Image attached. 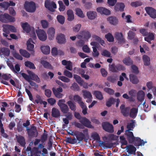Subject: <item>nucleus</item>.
Returning <instances> with one entry per match:
<instances>
[{
	"label": "nucleus",
	"mask_w": 156,
	"mask_h": 156,
	"mask_svg": "<svg viewBox=\"0 0 156 156\" xmlns=\"http://www.w3.org/2000/svg\"><path fill=\"white\" fill-rule=\"evenodd\" d=\"M21 26L23 30L26 33L29 34L30 37L34 40L36 39V34L35 33L34 28L30 26L27 22L21 23Z\"/></svg>",
	"instance_id": "1"
},
{
	"label": "nucleus",
	"mask_w": 156,
	"mask_h": 156,
	"mask_svg": "<svg viewBox=\"0 0 156 156\" xmlns=\"http://www.w3.org/2000/svg\"><path fill=\"white\" fill-rule=\"evenodd\" d=\"M36 32L38 39L41 41H45L47 38V33L43 29H38L36 30Z\"/></svg>",
	"instance_id": "2"
},
{
	"label": "nucleus",
	"mask_w": 156,
	"mask_h": 156,
	"mask_svg": "<svg viewBox=\"0 0 156 156\" xmlns=\"http://www.w3.org/2000/svg\"><path fill=\"white\" fill-rule=\"evenodd\" d=\"M77 38L79 39L84 38L85 41H88L91 37L90 32L87 30H84L76 35Z\"/></svg>",
	"instance_id": "3"
},
{
	"label": "nucleus",
	"mask_w": 156,
	"mask_h": 156,
	"mask_svg": "<svg viewBox=\"0 0 156 156\" xmlns=\"http://www.w3.org/2000/svg\"><path fill=\"white\" fill-rule=\"evenodd\" d=\"M25 8L27 12H33L36 10L35 3L32 2H26L24 5Z\"/></svg>",
	"instance_id": "4"
},
{
	"label": "nucleus",
	"mask_w": 156,
	"mask_h": 156,
	"mask_svg": "<svg viewBox=\"0 0 156 156\" xmlns=\"http://www.w3.org/2000/svg\"><path fill=\"white\" fill-rule=\"evenodd\" d=\"M66 101L64 99H61L58 102V105L61 111L63 113H66L69 111L68 106L65 104Z\"/></svg>",
	"instance_id": "5"
},
{
	"label": "nucleus",
	"mask_w": 156,
	"mask_h": 156,
	"mask_svg": "<svg viewBox=\"0 0 156 156\" xmlns=\"http://www.w3.org/2000/svg\"><path fill=\"white\" fill-rule=\"evenodd\" d=\"M90 44L92 47L93 49L92 55L94 57H97L99 55V51L97 48H98L99 45V43L96 41L91 42Z\"/></svg>",
	"instance_id": "6"
},
{
	"label": "nucleus",
	"mask_w": 156,
	"mask_h": 156,
	"mask_svg": "<svg viewBox=\"0 0 156 156\" xmlns=\"http://www.w3.org/2000/svg\"><path fill=\"white\" fill-rule=\"evenodd\" d=\"M45 7L52 12L55 11V9L57 8L56 4L53 2L47 0L44 2Z\"/></svg>",
	"instance_id": "7"
},
{
	"label": "nucleus",
	"mask_w": 156,
	"mask_h": 156,
	"mask_svg": "<svg viewBox=\"0 0 156 156\" xmlns=\"http://www.w3.org/2000/svg\"><path fill=\"white\" fill-rule=\"evenodd\" d=\"M82 93L83 96L84 98L86 100V102L89 103L92 101V95L90 92L86 90H82Z\"/></svg>",
	"instance_id": "8"
},
{
	"label": "nucleus",
	"mask_w": 156,
	"mask_h": 156,
	"mask_svg": "<svg viewBox=\"0 0 156 156\" xmlns=\"http://www.w3.org/2000/svg\"><path fill=\"white\" fill-rule=\"evenodd\" d=\"M103 129L105 131L112 133L114 132V127L112 124L108 122H104L102 124Z\"/></svg>",
	"instance_id": "9"
},
{
	"label": "nucleus",
	"mask_w": 156,
	"mask_h": 156,
	"mask_svg": "<svg viewBox=\"0 0 156 156\" xmlns=\"http://www.w3.org/2000/svg\"><path fill=\"white\" fill-rule=\"evenodd\" d=\"M35 43L31 38H29L27 41L26 45L27 49L29 51L32 53L34 52Z\"/></svg>",
	"instance_id": "10"
},
{
	"label": "nucleus",
	"mask_w": 156,
	"mask_h": 156,
	"mask_svg": "<svg viewBox=\"0 0 156 156\" xmlns=\"http://www.w3.org/2000/svg\"><path fill=\"white\" fill-rule=\"evenodd\" d=\"M96 11L101 15L108 16L110 15L111 14V12L109 9L103 7H99L97 8Z\"/></svg>",
	"instance_id": "11"
},
{
	"label": "nucleus",
	"mask_w": 156,
	"mask_h": 156,
	"mask_svg": "<svg viewBox=\"0 0 156 156\" xmlns=\"http://www.w3.org/2000/svg\"><path fill=\"white\" fill-rule=\"evenodd\" d=\"M3 31L5 32L7 34H9L10 31L12 32H16V28L13 26L4 25L3 26Z\"/></svg>",
	"instance_id": "12"
},
{
	"label": "nucleus",
	"mask_w": 156,
	"mask_h": 156,
	"mask_svg": "<svg viewBox=\"0 0 156 156\" xmlns=\"http://www.w3.org/2000/svg\"><path fill=\"white\" fill-rule=\"evenodd\" d=\"M55 33V30L54 28L51 27L49 28L47 30V34L48 35V39L50 40H54Z\"/></svg>",
	"instance_id": "13"
},
{
	"label": "nucleus",
	"mask_w": 156,
	"mask_h": 156,
	"mask_svg": "<svg viewBox=\"0 0 156 156\" xmlns=\"http://www.w3.org/2000/svg\"><path fill=\"white\" fill-rule=\"evenodd\" d=\"M145 10L147 13L153 18H156V10L150 7L145 8Z\"/></svg>",
	"instance_id": "14"
},
{
	"label": "nucleus",
	"mask_w": 156,
	"mask_h": 156,
	"mask_svg": "<svg viewBox=\"0 0 156 156\" xmlns=\"http://www.w3.org/2000/svg\"><path fill=\"white\" fill-rule=\"evenodd\" d=\"M56 40L58 43L60 44H64L66 42L65 35L62 33H60L57 35Z\"/></svg>",
	"instance_id": "15"
},
{
	"label": "nucleus",
	"mask_w": 156,
	"mask_h": 156,
	"mask_svg": "<svg viewBox=\"0 0 156 156\" xmlns=\"http://www.w3.org/2000/svg\"><path fill=\"white\" fill-rule=\"evenodd\" d=\"M52 91L55 96L58 98H61L63 96V94L61 93L63 91L62 88L61 87L57 88L56 89L53 87L52 89Z\"/></svg>",
	"instance_id": "16"
},
{
	"label": "nucleus",
	"mask_w": 156,
	"mask_h": 156,
	"mask_svg": "<svg viewBox=\"0 0 156 156\" xmlns=\"http://www.w3.org/2000/svg\"><path fill=\"white\" fill-rule=\"evenodd\" d=\"M107 21L110 24L116 26L118 23L119 21L117 18L114 16H110L107 18Z\"/></svg>",
	"instance_id": "17"
},
{
	"label": "nucleus",
	"mask_w": 156,
	"mask_h": 156,
	"mask_svg": "<svg viewBox=\"0 0 156 156\" xmlns=\"http://www.w3.org/2000/svg\"><path fill=\"white\" fill-rule=\"evenodd\" d=\"M62 64L65 66V68L68 70H72L73 69V64L70 61L63 60L62 61Z\"/></svg>",
	"instance_id": "18"
},
{
	"label": "nucleus",
	"mask_w": 156,
	"mask_h": 156,
	"mask_svg": "<svg viewBox=\"0 0 156 156\" xmlns=\"http://www.w3.org/2000/svg\"><path fill=\"white\" fill-rule=\"evenodd\" d=\"M67 19L69 21H72L74 19V14L73 11L71 9H68L66 12Z\"/></svg>",
	"instance_id": "19"
},
{
	"label": "nucleus",
	"mask_w": 156,
	"mask_h": 156,
	"mask_svg": "<svg viewBox=\"0 0 156 156\" xmlns=\"http://www.w3.org/2000/svg\"><path fill=\"white\" fill-rule=\"evenodd\" d=\"M126 135L129 142L132 143L134 141L135 137L134 136L132 132L129 130H126Z\"/></svg>",
	"instance_id": "20"
},
{
	"label": "nucleus",
	"mask_w": 156,
	"mask_h": 156,
	"mask_svg": "<svg viewBox=\"0 0 156 156\" xmlns=\"http://www.w3.org/2000/svg\"><path fill=\"white\" fill-rule=\"evenodd\" d=\"M130 81L133 84H137L139 82V80L136 75L131 74L129 75Z\"/></svg>",
	"instance_id": "21"
},
{
	"label": "nucleus",
	"mask_w": 156,
	"mask_h": 156,
	"mask_svg": "<svg viewBox=\"0 0 156 156\" xmlns=\"http://www.w3.org/2000/svg\"><path fill=\"white\" fill-rule=\"evenodd\" d=\"M80 121L85 126L89 128H93L92 126L91 125V122L87 119L86 118H82L80 119Z\"/></svg>",
	"instance_id": "22"
},
{
	"label": "nucleus",
	"mask_w": 156,
	"mask_h": 156,
	"mask_svg": "<svg viewBox=\"0 0 156 156\" xmlns=\"http://www.w3.org/2000/svg\"><path fill=\"white\" fill-rule=\"evenodd\" d=\"M27 72L30 77H31V79L36 81L38 83H39L41 82L40 80L37 75L35 74L32 72L27 70Z\"/></svg>",
	"instance_id": "23"
},
{
	"label": "nucleus",
	"mask_w": 156,
	"mask_h": 156,
	"mask_svg": "<svg viewBox=\"0 0 156 156\" xmlns=\"http://www.w3.org/2000/svg\"><path fill=\"white\" fill-rule=\"evenodd\" d=\"M137 98L138 101H144L145 96V92L142 90L138 91L137 94Z\"/></svg>",
	"instance_id": "24"
},
{
	"label": "nucleus",
	"mask_w": 156,
	"mask_h": 156,
	"mask_svg": "<svg viewBox=\"0 0 156 156\" xmlns=\"http://www.w3.org/2000/svg\"><path fill=\"white\" fill-rule=\"evenodd\" d=\"M41 50L43 54L46 55L49 54L50 51V47L48 45H42L41 46Z\"/></svg>",
	"instance_id": "25"
},
{
	"label": "nucleus",
	"mask_w": 156,
	"mask_h": 156,
	"mask_svg": "<svg viewBox=\"0 0 156 156\" xmlns=\"http://www.w3.org/2000/svg\"><path fill=\"white\" fill-rule=\"evenodd\" d=\"M125 7L124 3H118L116 4L114 7V10L116 12L122 11Z\"/></svg>",
	"instance_id": "26"
},
{
	"label": "nucleus",
	"mask_w": 156,
	"mask_h": 156,
	"mask_svg": "<svg viewBox=\"0 0 156 156\" xmlns=\"http://www.w3.org/2000/svg\"><path fill=\"white\" fill-rule=\"evenodd\" d=\"M51 52L53 55H62L64 54L63 52L60 50H58L56 47H53L51 50Z\"/></svg>",
	"instance_id": "27"
},
{
	"label": "nucleus",
	"mask_w": 156,
	"mask_h": 156,
	"mask_svg": "<svg viewBox=\"0 0 156 156\" xmlns=\"http://www.w3.org/2000/svg\"><path fill=\"white\" fill-rule=\"evenodd\" d=\"M115 37L118 40L119 43L122 44H124L125 41L121 33L118 32L115 33Z\"/></svg>",
	"instance_id": "28"
},
{
	"label": "nucleus",
	"mask_w": 156,
	"mask_h": 156,
	"mask_svg": "<svg viewBox=\"0 0 156 156\" xmlns=\"http://www.w3.org/2000/svg\"><path fill=\"white\" fill-rule=\"evenodd\" d=\"M88 18L90 20L94 19L97 16V13L95 11H89L87 13Z\"/></svg>",
	"instance_id": "29"
},
{
	"label": "nucleus",
	"mask_w": 156,
	"mask_h": 156,
	"mask_svg": "<svg viewBox=\"0 0 156 156\" xmlns=\"http://www.w3.org/2000/svg\"><path fill=\"white\" fill-rule=\"evenodd\" d=\"M155 34L152 33H148L147 35L144 37V40L151 44V41L153 40L154 39Z\"/></svg>",
	"instance_id": "30"
},
{
	"label": "nucleus",
	"mask_w": 156,
	"mask_h": 156,
	"mask_svg": "<svg viewBox=\"0 0 156 156\" xmlns=\"http://www.w3.org/2000/svg\"><path fill=\"white\" fill-rule=\"evenodd\" d=\"M28 133L30 136H36L37 132L36 128L34 126L31 127L30 129L27 128Z\"/></svg>",
	"instance_id": "31"
},
{
	"label": "nucleus",
	"mask_w": 156,
	"mask_h": 156,
	"mask_svg": "<svg viewBox=\"0 0 156 156\" xmlns=\"http://www.w3.org/2000/svg\"><path fill=\"white\" fill-rule=\"evenodd\" d=\"M126 148L127 151L131 154H134L136 150V148L132 145L127 146Z\"/></svg>",
	"instance_id": "32"
},
{
	"label": "nucleus",
	"mask_w": 156,
	"mask_h": 156,
	"mask_svg": "<svg viewBox=\"0 0 156 156\" xmlns=\"http://www.w3.org/2000/svg\"><path fill=\"white\" fill-rule=\"evenodd\" d=\"M120 109L121 110V112L124 115L127 116L128 114V112L129 111V108H125V105L122 104L120 107Z\"/></svg>",
	"instance_id": "33"
},
{
	"label": "nucleus",
	"mask_w": 156,
	"mask_h": 156,
	"mask_svg": "<svg viewBox=\"0 0 156 156\" xmlns=\"http://www.w3.org/2000/svg\"><path fill=\"white\" fill-rule=\"evenodd\" d=\"M132 143H133L136 145L140 146L144 145L146 142H144L143 140H141L139 137H135L134 141Z\"/></svg>",
	"instance_id": "34"
},
{
	"label": "nucleus",
	"mask_w": 156,
	"mask_h": 156,
	"mask_svg": "<svg viewBox=\"0 0 156 156\" xmlns=\"http://www.w3.org/2000/svg\"><path fill=\"white\" fill-rule=\"evenodd\" d=\"M144 63L146 66H149L150 64V58L147 55H144L143 57Z\"/></svg>",
	"instance_id": "35"
},
{
	"label": "nucleus",
	"mask_w": 156,
	"mask_h": 156,
	"mask_svg": "<svg viewBox=\"0 0 156 156\" xmlns=\"http://www.w3.org/2000/svg\"><path fill=\"white\" fill-rule=\"evenodd\" d=\"M40 23L43 29H47L49 26V22L45 20H41L40 21Z\"/></svg>",
	"instance_id": "36"
},
{
	"label": "nucleus",
	"mask_w": 156,
	"mask_h": 156,
	"mask_svg": "<svg viewBox=\"0 0 156 156\" xmlns=\"http://www.w3.org/2000/svg\"><path fill=\"white\" fill-rule=\"evenodd\" d=\"M51 113L52 116L55 117H58L60 115V112L59 110L55 108H52Z\"/></svg>",
	"instance_id": "37"
},
{
	"label": "nucleus",
	"mask_w": 156,
	"mask_h": 156,
	"mask_svg": "<svg viewBox=\"0 0 156 156\" xmlns=\"http://www.w3.org/2000/svg\"><path fill=\"white\" fill-rule=\"evenodd\" d=\"M75 11L76 14L80 18H83L84 17V15L81 9L76 8L75 9Z\"/></svg>",
	"instance_id": "38"
},
{
	"label": "nucleus",
	"mask_w": 156,
	"mask_h": 156,
	"mask_svg": "<svg viewBox=\"0 0 156 156\" xmlns=\"http://www.w3.org/2000/svg\"><path fill=\"white\" fill-rule=\"evenodd\" d=\"M56 19L58 22L61 24H64L65 21V17L62 15H59L57 16Z\"/></svg>",
	"instance_id": "39"
},
{
	"label": "nucleus",
	"mask_w": 156,
	"mask_h": 156,
	"mask_svg": "<svg viewBox=\"0 0 156 156\" xmlns=\"http://www.w3.org/2000/svg\"><path fill=\"white\" fill-rule=\"evenodd\" d=\"M122 62L124 64L127 66H130L133 63V61L129 57L124 58L123 59Z\"/></svg>",
	"instance_id": "40"
},
{
	"label": "nucleus",
	"mask_w": 156,
	"mask_h": 156,
	"mask_svg": "<svg viewBox=\"0 0 156 156\" xmlns=\"http://www.w3.org/2000/svg\"><path fill=\"white\" fill-rule=\"evenodd\" d=\"M41 63L45 68L51 69H52V67L51 65L48 62L45 60L41 59Z\"/></svg>",
	"instance_id": "41"
},
{
	"label": "nucleus",
	"mask_w": 156,
	"mask_h": 156,
	"mask_svg": "<svg viewBox=\"0 0 156 156\" xmlns=\"http://www.w3.org/2000/svg\"><path fill=\"white\" fill-rule=\"evenodd\" d=\"M24 65L26 67L30 69H36L34 64L29 61H26L24 62Z\"/></svg>",
	"instance_id": "42"
},
{
	"label": "nucleus",
	"mask_w": 156,
	"mask_h": 156,
	"mask_svg": "<svg viewBox=\"0 0 156 156\" xmlns=\"http://www.w3.org/2000/svg\"><path fill=\"white\" fill-rule=\"evenodd\" d=\"M74 134L76 136L77 140L79 141L82 140L83 138L84 134L81 132L76 131L75 132Z\"/></svg>",
	"instance_id": "43"
},
{
	"label": "nucleus",
	"mask_w": 156,
	"mask_h": 156,
	"mask_svg": "<svg viewBox=\"0 0 156 156\" xmlns=\"http://www.w3.org/2000/svg\"><path fill=\"white\" fill-rule=\"evenodd\" d=\"M138 112V109L137 108H133L131 110L129 114L130 116L132 118H134Z\"/></svg>",
	"instance_id": "44"
},
{
	"label": "nucleus",
	"mask_w": 156,
	"mask_h": 156,
	"mask_svg": "<svg viewBox=\"0 0 156 156\" xmlns=\"http://www.w3.org/2000/svg\"><path fill=\"white\" fill-rule=\"evenodd\" d=\"M69 108L72 111H75L76 110V105L75 104L71 101H68L67 102Z\"/></svg>",
	"instance_id": "45"
},
{
	"label": "nucleus",
	"mask_w": 156,
	"mask_h": 156,
	"mask_svg": "<svg viewBox=\"0 0 156 156\" xmlns=\"http://www.w3.org/2000/svg\"><path fill=\"white\" fill-rule=\"evenodd\" d=\"M19 51L22 55L26 58H28L30 56V54L26 50L20 49Z\"/></svg>",
	"instance_id": "46"
},
{
	"label": "nucleus",
	"mask_w": 156,
	"mask_h": 156,
	"mask_svg": "<svg viewBox=\"0 0 156 156\" xmlns=\"http://www.w3.org/2000/svg\"><path fill=\"white\" fill-rule=\"evenodd\" d=\"M41 152V151H38L37 148H34L31 152V156H39Z\"/></svg>",
	"instance_id": "47"
},
{
	"label": "nucleus",
	"mask_w": 156,
	"mask_h": 156,
	"mask_svg": "<svg viewBox=\"0 0 156 156\" xmlns=\"http://www.w3.org/2000/svg\"><path fill=\"white\" fill-rule=\"evenodd\" d=\"M18 142L22 146H24L25 144L24 138L22 136H19L16 137Z\"/></svg>",
	"instance_id": "48"
},
{
	"label": "nucleus",
	"mask_w": 156,
	"mask_h": 156,
	"mask_svg": "<svg viewBox=\"0 0 156 156\" xmlns=\"http://www.w3.org/2000/svg\"><path fill=\"white\" fill-rule=\"evenodd\" d=\"M105 38L109 42H113L114 41V38L113 35L110 33H108L105 36Z\"/></svg>",
	"instance_id": "49"
},
{
	"label": "nucleus",
	"mask_w": 156,
	"mask_h": 156,
	"mask_svg": "<svg viewBox=\"0 0 156 156\" xmlns=\"http://www.w3.org/2000/svg\"><path fill=\"white\" fill-rule=\"evenodd\" d=\"M73 77L79 85L83 80L80 76L76 74H74Z\"/></svg>",
	"instance_id": "50"
},
{
	"label": "nucleus",
	"mask_w": 156,
	"mask_h": 156,
	"mask_svg": "<svg viewBox=\"0 0 156 156\" xmlns=\"http://www.w3.org/2000/svg\"><path fill=\"white\" fill-rule=\"evenodd\" d=\"M94 94L98 99L100 100H101L102 99V95L100 92L98 91H95L94 93Z\"/></svg>",
	"instance_id": "51"
},
{
	"label": "nucleus",
	"mask_w": 156,
	"mask_h": 156,
	"mask_svg": "<svg viewBox=\"0 0 156 156\" xmlns=\"http://www.w3.org/2000/svg\"><path fill=\"white\" fill-rule=\"evenodd\" d=\"M115 101V99L112 98H110L106 103V105L108 107H110L113 104Z\"/></svg>",
	"instance_id": "52"
},
{
	"label": "nucleus",
	"mask_w": 156,
	"mask_h": 156,
	"mask_svg": "<svg viewBox=\"0 0 156 156\" xmlns=\"http://www.w3.org/2000/svg\"><path fill=\"white\" fill-rule=\"evenodd\" d=\"M2 53L6 55H8L10 53V50L9 48H3L1 49Z\"/></svg>",
	"instance_id": "53"
},
{
	"label": "nucleus",
	"mask_w": 156,
	"mask_h": 156,
	"mask_svg": "<svg viewBox=\"0 0 156 156\" xmlns=\"http://www.w3.org/2000/svg\"><path fill=\"white\" fill-rule=\"evenodd\" d=\"M59 79L62 81L66 83H68L70 82V80L68 78L63 76H59L58 77Z\"/></svg>",
	"instance_id": "54"
},
{
	"label": "nucleus",
	"mask_w": 156,
	"mask_h": 156,
	"mask_svg": "<svg viewBox=\"0 0 156 156\" xmlns=\"http://www.w3.org/2000/svg\"><path fill=\"white\" fill-rule=\"evenodd\" d=\"M64 75L69 78H72L73 75L72 73L69 72V71L65 69L63 72Z\"/></svg>",
	"instance_id": "55"
},
{
	"label": "nucleus",
	"mask_w": 156,
	"mask_h": 156,
	"mask_svg": "<svg viewBox=\"0 0 156 156\" xmlns=\"http://www.w3.org/2000/svg\"><path fill=\"white\" fill-rule=\"evenodd\" d=\"M146 86L148 90H151L155 86L154 85L153 83L151 81H150L146 82Z\"/></svg>",
	"instance_id": "56"
},
{
	"label": "nucleus",
	"mask_w": 156,
	"mask_h": 156,
	"mask_svg": "<svg viewBox=\"0 0 156 156\" xmlns=\"http://www.w3.org/2000/svg\"><path fill=\"white\" fill-rule=\"evenodd\" d=\"M71 88L72 90L76 91H79L80 90V87L76 83H74L71 87Z\"/></svg>",
	"instance_id": "57"
},
{
	"label": "nucleus",
	"mask_w": 156,
	"mask_h": 156,
	"mask_svg": "<svg viewBox=\"0 0 156 156\" xmlns=\"http://www.w3.org/2000/svg\"><path fill=\"white\" fill-rule=\"evenodd\" d=\"M0 6L5 9H7L9 7V3L7 2H4L0 3Z\"/></svg>",
	"instance_id": "58"
},
{
	"label": "nucleus",
	"mask_w": 156,
	"mask_h": 156,
	"mask_svg": "<svg viewBox=\"0 0 156 156\" xmlns=\"http://www.w3.org/2000/svg\"><path fill=\"white\" fill-rule=\"evenodd\" d=\"M134 126H135L134 122L133 121H132L131 122L128 124L127 126V128L128 129V130H132Z\"/></svg>",
	"instance_id": "59"
},
{
	"label": "nucleus",
	"mask_w": 156,
	"mask_h": 156,
	"mask_svg": "<svg viewBox=\"0 0 156 156\" xmlns=\"http://www.w3.org/2000/svg\"><path fill=\"white\" fill-rule=\"evenodd\" d=\"M117 66L114 64H112L109 66V71L113 72H116L117 71Z\"/></svg>",
	"instance_id": "60"
},
{
	"label": "nucleus",
	"mask_w": 156,
	"mask_h": 156,
	"mask_svg": "<svg viewBox=\"0 0 156 156\" xmlns=\"http://www.w3.org/2000/svg\"><path fill=\"white\" fill-rule=\"evenodd\" d=\"M81 26V25L80 24L76 25L73 28V31L76 32H78L80 30Z\"/></svg>",
	"instance_id": "61"
},
{
	"label": "nucleus",
	"mask_w": 156,
	"mask_h": 156,
	"mask_svg": "<svg viewBox=\"0 0 156 156\" xmlns=\"http://www.w3.org/2000/svg\"><path fill=\"white\" fill-rule=\"evenodd\" d=\"M6 19H7V22H14L15 21V18L9 15H5V16Z\"/></svg>",
	"instance_id": "62"
},
{
	"label": "nucleus",
	"mask_w": 156,
	"mask_h": 156,
	"mask_svg": "<svg viewBox=\"0 0 156 156\" xmlns=\"http://www.w3.org/2000/svg\"><path fill=\"white\" fill-rule=\"evenodd\" d=\"M21 75L27 81L30 83L31 79V77H30V76L27 75L26 74L23 73H21Z\"/></svg>",
	"instance_id": "63"
},
{
	"label": "nucleus",
	"mask_w": 156,
	"mask_h": 156,
	"mask_svg": "<svg viewBox=\"0 0 156 156\" xmlns=\"http://www.w3.org/2000/svg\"><path fill=\"white\" fill-rule=\"evenodd\" d=\"M21 75L27 81L30 83L31 79V77H30V76L27 75L26 74L23 73H21Z\"/></svg>",
	"instance_id": "64"
}]
</instances>
